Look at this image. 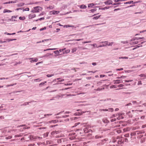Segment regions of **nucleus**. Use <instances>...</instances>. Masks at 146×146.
<instances>
[{
    "instance_id": "obj_9",
    "label": "nucleus",
    "mask_w": 146,
    "mask_h": 146,
    "mask_svg": "<svg viewBox=\"0 0 146 146\" xmlns=\"http://www.w3.org/2000/svg\"><path fill=\"white\" fill-rule=\"evenodd\" d=\"M12 12V11H10V10H7V9H5L3 10V13H7V12L10 13V12Z\"/></svg>"
},
{
    "instance_id": "obj_3",
    "label": "nucleus",
    "mask_w": 146,
    "mask_h": 146,
    "mask_svg": "<svg viewBox=\"0 0 146 146\" xmlns=\"http://www.w3.org/2000/svg\"><path fill=\"white\" fill-rule=\"evenodd\" d=\"M112 1L111 0H109L104 2V3L106 5H110L112 4Z\"/></svg>"
},
{
    "instance_id": "obj_54",
    "label": "nucleus",
    "mask_w": 146,
    "mask_h": 146,
    "mask_svg": "<svg viewBox=\"0 0 146 146\" xmlns=\"http://www.w3.org/2000/svg\"><path fill=\"white\" fill-rule=\"evenodd\" d=\"M41 80H40L39 78H38V79L34 80V81H37L38 82H40V81H41Z\"/></svg>"
},
{
    "instance_id": "obj_23",
    "label": "nucleus",
    "mask_w": 146,
    "mask_h": 146,
    "mask_svg": "<svg viewBox=\"0 0 146 146\" xmlns=\"http://www.w3.org/2000/svg\"><path fill=\"white\" fill-rule=\"evenodd\" d=\"M97 9H96L94 8L90 10V11L92 13H94V12L96 11Z\"/></svg>"
},
{
    "instance_id": "obj_35",
    "label": "nucleus",
    "mask_w": 146,
    "mask_h": 146,
    "mask_svg": "<svg viewBox=\"0 0 146 146\" xmlns=\"http://www.w3.org/2000/svg\"><path fill=\"white\" fill-rule=\"evenodd\" d=\"M16 83L15 84H11L10 85H7L6 86V87H9L10 86H13V85H16Z\"/></svg>"
},
{
    "instance_id": "obj_49",
    "label": "nucleus",
    "mask_w": 146,
    "mask_h": 146,
    "mask_svg": "<svg viewBox=\"0 0 146 146\" xmlns=\"http://www.w3.org/2000/svg\"><path fill=\"white\" fill-rule=\"evenodd\" d=\"M124 86V85L122 84H119L118 85V87H123Z\"/></svg>"
},
{
    "instance_id": "obj_32",
    "label": "nucleus",
    "mask_w": 146,
    "mask_h": 146,
    "mask_svg": "<svg viewBox=\"0 0 146 146\" xmlns=\"http://www.w3.org/2000/svg\"><path fill=\"white\" fill-rule=\"evenodd\" d=\"M128 58L126 57H119V59H127Z\"/></svg>"
},
{
    "instance_id": "obj_21",
    "label": "nucleus",
    "mask_w": 146,
    "mask_h": 146,
    "mask_svg": "<svg viewBox=\"0 0 146 146\" xmlns=\"http://www.w3.org/2000/svg\"><path fill=\"white\" fill-rule=\"evenodd\" d=\"M126 77V76H122L121 77H117L116 78L117 79H120V78H125Z\"/></svg>"
},
{
    "instance_id": "obj_8",
    "label": "nucleus",
    "mask_w": 146,
    "mask_h": 146,
    "mask_svg": "<svg viewBox=\"0 0 146 146\" xmlns=\"http://www.w3.org/2000/svg\"><path fill=\"white\" fill-rule=\"evenodd\" d=\"M97 5V4H94L93 3H91L88 4V7H93L95 5Z\"/></svg>"
},
{
    "instance_id": "obj_61",
    "label": "nucleus",
    "mask_w": 146,
    "mask_h": 146,
    "mask_svg": "<svg viewBox=\"0 0 146 146\" xmlns=\"http://www.w3.org/2000/svg\"><path fill=\"white\" fill-rule=\"evenodd\" d=\"M80 124V122H78V123H76L75 124V126H76L77 125H79V124Z\"/></svg>"
},
{
    "instance_id": "obj_12",
    "label": "nucleus",
    "mask_w": 146,
    "mask_h": 146,
    "mask_svg": "<svg viewBox=\"0 0 146 146\" xmlns=\"http://www.w3.org/2000/svg\"><path fill=\"white\" fill-rule=\"evenodd\" d=\"M38 61V59L36 58H35V59L32 60H31V62H36Z\"/></svg>"
},
{
    "instance_id": "obj_13",
    "label": "nucleus",
    "mask_w": 146,
    "mask_h": 146,
    "mask_svg": "<svg viewBox=\"0 0 146 146\" xmlns=\"http://www.w3.org/2000/svg\"><path fill=\"white\" fill-rule=\"evenodd\" d=\"M15 3H16V1H9V2L4 3V4H7Z\"/></svg>"
},
{
    "instance_id": "obj_37",
    "label": "nucleus",
    "mask_w": 146,
    "mask_h": 146,
    "mask_svg": "<svg viewBox=\"0 0 146 146\" xmlns=\"http://www.w3.org/2000/svg\"><path fill=\"white\" fill-rule=\"evenodd\" d=\"M46 83V81H44V82H41V83H40V84H39V86H41V85H43L44 84Z\"/></svg>"
},
{
    "instance_id": "obj_59",
    "label": "nucleus",
    "mask_w": 146,
    "mask_h": 146,
    "mask_svg": "<svg viewBox=\"0 0 146 146\" xmlns=\"http://www.w3.org/2000/svg\"><path fill=\"white\" fill-rule=\"evenodd\" d=\"M52 115L51 114H45L44 115V116L45 117H46L47 116H48V115Z\"/></svg>"
},
{
    "instance_id": "obj_62",
    "label": "nucleus",
    "mask_w": 146,
    "mask_h": 146,
    "mask_svg": "<svg viewBox=\"0 0 146 146\" xmlns=\"http://www.w3.org/2000/svg\"><path fill=\"white\" fill-rule=\"evenodd\" d=\"M44 17H42V18H41L40 19H39V20H40V21H41L42 20H44Z\"/></svg>"
},
{
    "instance_id": "obj_47",
    "label": "nucleus",
    "mask_w": 146,
    "mask_h": 146,
    "mask_svg": "<svg viewBox=\"0 0 146 146\" xmlns=\"http://www.w3.org/2000/svg\"><path fill=\"white\" fill-rule=\"evenodd\" d=\"M132 81H133V80H125V82H131Z\"/></svg>"
},
{
    "instance_id": "obj_55",
    "label": "nucleus",
    "mask_w": 146,
    "mask_h": 146,
    "mask_svg": "<svg viewBox=\"0 0 146 146\" xmlns=\"http://www.w3.org/2000/svg\"><path fill=\"white\" fill-rule=\"evenodd\" d=\"M121 43L125 44L127 43H128V42L127 41L122 42Z\"/></svg>"
},
{
    "instance_id": "obj_20",
    "label": "nucleus",
    "mask_w": 146,
    "mask_h": 146,
    "mask_svg": "<svg viewBox=\"0 0 146 146\" xmlns=\"http://www.w3.org/2000/svg\"><path fill=\"white\" fill-rule=\"evenodd\" d=\"M86 94V93L85 92H83V93H80L78 94V95H81V96H82L84 97L85 96V95Z\"/></svg>"
},
{
    "instance_id": "obj_10",
    "label": "nucleus",
    "mask_w": 146,
    "mask_h": 146,
    "mask_svg": "<svg viewBox=\"0 0 146 146\" xmlns=\"http://www.w3.org/2000/svg\"><path fill=\"white\" fill-rule=\"evenodd\" d=\"M143 37L135 38H134L133 39L131 40V41H133V40H139V39H143Z\"/></svg>"
},
{
    "instance_id": "obj_15",
    "label": "nucleus",
    "mask_w": 146,
    "mask_h": 146,
    "mask_svg": "<svg viewBox=\"0 0 146 146\" xmlns=\"http://www.w3.org/2000/svg\"><path fill=\"white\" fill-rule=\"evenodd\" d=\"M105 110L106 111H109L111 112H112L113 110V109L111 108H109L108 109H105Z\"/></svg>"
},
{
    "instance_id": "obj_52",
    "label": "nucleus",
    "mask_w": 146,
    "mask_h": 146,
    "mask_svg": "<svg viewBox=\"0 0 146 146\" xmlns=\"http://www.w3.org/2000/svg\"><path fill=\"white\" fill-rule=\"evenodd\" d=\"M137 84L138 85H141L142 83H141V81H139Z\"/></svg>"
},
{
    "instance_id": "obj_14",
    "label": "nucleus",
    "mask_w": 146,
    "mask_h": 146,
    "mask_svg": "<svg viewBox=\"0 0 146 146\" xmlns=\"http://www.w3.org/2000/svg\"><path fill=\"white\" fill-rule=\"evenodd\" d=\"M55 54H56L57 56H58L59 54V52L58 50H57L54 52Z\"/></svg>"
},
{
    "instance_id": "obj_45",
    "label": "nucleus",
    "mask_w": 146,
    "mask_h": 146,
    "mask_svg": "<svg viewBox=\"0 0 146 146\" xmlns=\"http://www.w3.org/2000/svg\"><path fill=\"white\" fill-rule=\"evenodd\" d=\"M57 122V121L56 120H54L51 121H50V123H56Z\"/></svg>"
},
{
    "instance_id": "obj_36",
    "label": "nucleus",
    "mask_w": 146,
    "mask_h": 146,
    "mask_svg": "<svg viewBox=\"0 0 146 146\" xmlns=\"http://www.w3.org/2000/svg\"><path fill=\"white\" fill-rule=\"evenodd\" d=\"M56 49V48H48L46 50H55Z\"/></svg>"
},
{
    "instance_id": "obj_60",
    "label": "nucleus",
    "mask_w": 146,
    "mask_h": 146,
    "mask_svg": "<svg viewBox=\"0 0 146 146\" xmlns=\"http://www.w3.org/2000/svg\"><path fill=\"white\" fill-rule=\"evenodd\" d=\"M105 75H100V77L101 78L104 77L105 76Z\"/></svg>"
},
{
    "instance_id": "obj_2",
    "label": "nucleus",
    "mask_w": 146,
    "mask_h": 146,
    "mask_svg": "<svg viewBox=\"0 0 146 146\" xmlns=\"http://www.w3.org/2000/svg\"><path fill=\"white\" fill-rule=\"evenodd\" d=\"M36 16V15L35 14L32 13L29 15L28 17L29 19H31L35 17Z\"/></svg>"
},
{
    "instance_id": "obj_40",
    "label": "nucleus",
    "mask_w": 146,
    "mask_h": 146,
    "mask_svg": "<svg viewBox=\"0 0 146 146\" xmlns=\"http://www.w3.org/2000/svg\"><path fill=\"white\" fill-rule=\"evenodd\" d=\"M51 40V39H45V40H43L41 42H44L45 41H48V40Z\"/></svg>"
},
{
    "instance_id": "obj_30",
    "label": "nucleus",
    "mask_w": 146,
    "mask_h": 146,
    "mask_svg": "<svg viewBox=\"0 0 146 146\" xmlns=\"http://www.w3.org/2000/svg\"><path fill=\"white\" fill-rule=\"evenodd\" d=\"M101 43H105L106 45H108V44H109V42L108 41L101 42Z\"/></svg>"
},
{
    "instance_id": "obj_56",
    "label": "nucleus",
    "mask_w": 146,
    "mask_h": 146,
    "mask_svg": "<svg viewBox=\"0 0 146 146\" xmlns=\"http://www.w3.org/2000/svg\"><path fill=\"white\" fill-rule=\"evenodd\" d=\"M116 120V119H115V118L111 120V122H113V121H115Z\"/></svg>"
},
{
    "instance_id": "obj_4",
    "label": "nucleus",
    "mask_w": 146,
    "mask_h": 146,
    "mask_svg": "<svg viewBox=\"0 0 146 146\" xmlns=\"http://www.w3.org/2000/svg\"><path fill=\"white\" fill-rule=\"evenodd\" d=\"M121 80H114L113 82H114V84H119L121 82Z\"/></svg>"
},
{
    "instance_id": "obj_25",
    "label": "nucleus",
    "mask_w": 146,
    "mask_h": 146,
    "mask_svg": "<svg viewBox=\"0 0 146 146\" xmlns=\"http://www.w3.org/2000/svg\"><path fill=\"white\" fill-rule=\"evenodd\" d=\"M100 16H101V15H100L99 16H98L95 17L93 18V19H96V20L97 19L100 17Z\"/></svg>"
},
{
    "instance_id": "obj_17",
    "label": "nucleus",
    "mask_w": 146,
    "mask_h": 146,
    "mask_svg": "<svg viewBox=\"0 0 146 146\" xmlns=\"http://www.w3.org/2000/svg\"><path fill=\"white\" fill-rule=\"evenodd\" d=\"M70 52V50L69 49H68L65 50L64 52H63V54H67L69 53Z\"/></svg>"
},
{
    "instance_id": "obj_44",
    "label": "nucleus",
    "mask_w": 146,
    "mask_h": 146,
    "mask_svg": "<svg viewBox=\"0 0 146 146\" xmlns=\"http://www.w3.org/2000/svg\"><path fill=\"white\" fill-rule=\"evenodd\" d=\"M9 20L12 21H16V20L15 19H14V18H13L12 17H11V19H10Z\"/></svg>"
},
{
    "instance_id": "obj_31",
    "label": "nucleus",
    "mask_w": 146,
    "mask_h": 146,
    "mask_svg": "<svg viewBox=\"0 0 146 146\" xmlns=\"http://www.w3.org/2000/svg\"><path fill=\"white\" fill-rule=\"evenodd\" d=\"M141 77H145L146 76V75H145L144 74H141L139 76Z\"/></svg>"
},
{
    "instance_id": "obj_5",
    "label": "nucleus",
    "mask_w": 146,
    "mask_h": 146,
    "mask_svg": "<svg viewBox=\"0 0 146 146\" xmlns=\"http://www.w3.org/2000/svg\"><path fill=\"white\" fill-rule=\"evenodd\" d=\"M130 44L132 45H135L138 43V41H131V40Z\"/></svg>"
},
{
    "instance_id": "obj_42",
    "label": "nucleus",
    "mask_w": 146,
    "mask_h": 146,
    "mask_svg": "<svg viewBox=\"0 0 146 146\" xmlns=\"http://www.w3.org/2000/svg\"><path fill=\"white\" fill-rule=\"evenodd\" d=\"M16 40V39H9L7 40L8 42H9L10 41H11L14 40Z\"/></svg>"
},
{
    "instance_id": "obj_38",
    "label": "nucleus",
    "mask_w": 146,
    "mask_h": 146,
    "mask_svg": "<svg viewBox=\"0 0 146 146\" xmlns=\"http://www.w3.org/2000/svg\"><path fill=\"white\" fill-rule=\"evenodd\" d=\"M91 42V41H88L83 42H82V43L83 44H85V43H90Z\"/></svg>"
},
{
    "instance_id": "obj_19",
    "label": "nucleus",
    "mask_w": 146,
    "mask_h": 146,
    "mask_svg": "<svg viewBox=\"0 0 146 146\" xmlns=\"http://www.w3.org/2000/svg\"><path fill=\"white\" fill-rule=\"evenodd\" d=\"M77 50V48L76 47H75L73 48L72 50V53H74L76 52Z\"/></svg>"
},
{
    "instance_id": "obj_7",
    "label": "nucleus",
    "mask_w": 146,
    "mask_h": 146,
    "mask_svg": "<svg viewBox=\"0 0 146 146\" xmlns=\"http://www.w3.org/2000/svg\"><path fill=\"white\" fill-rule=\"evenodd\" d=\"M80 8V9H86V6L84 5H82L80 6H79Z\"/></svg>"
},
{
    "instance_id": "obj_27",
    "label": "nucleus",
    "mask_w": 146,
    "mask_h": 146,
    "mask_svg": "<svg viewBox=\"0 0 146 146\" xmlns=\"http://www.w3.org/2000/svg\"><path fill=\"white\" fill-rule=\"evenodd\" d=\"M37 138H38L39 139H41V137H36V136H33L32 137V139H36Z\"/></svg>"
},
{
    "instance_id": "obj_34",
    "label": "nucleus",
    "mask_w": 146,
    "mask_h": 146,
    "mask_svg": "<svg viewBox=\"0 0 146 146\" xmlns=\"http://www.w3.org/2000/svg\"><path fill=\"white\" fill-rule=\"evenodd\" d=\"M133 1H130L126 2V3H124L125 4H131L132 3H133Z\"/></svg>"
},
{
    "instance_id": "obj_6",
    "label": "nucleus",
    "mask_w": 146,
    "mask_h": 146,
    "mask_svg": "<svg viewBox=\"0 0 146 146\" xmlns=\"http://www.w3.org/2000/svg\"><path fill=\"white\" fill-rule=\"evenodd\" d=\"M51 12H52V14H53V15H56V14H58L60 12L59 11H51L50 13H51Z\"/></svg>"
},
{
    "instance_id": "obj_18",
    "label": "nucleus",
    "mask_w": 146,
    "mask_h": 146,
    "mask_svg": "<svg viewBox=\"0 0 146 146\" xmlns=\"http://www.w3.org/2000/svg\"><path fill=\"white\" fill-rule=\"evenodd\" d=\"M88 127H86L84 129V131L85 133H87L88 132Z\"/></svg>"
},
{
    "instance_id": "obj_64",
    "label": "nucleus",
    "mask_w": 146,
    "mask_h": 146,
    "mask_svg": "<svg viewBox=\"0 0 146 146\" xmlns=\"http://www.w3.org/2000/svg\"><path fill=\"white\" fill-rule=\"evenodd\" d=\"M145 127H146V124L145 125H143L142 126V128H144Z\"/></svg>"
},
{
    "instance_id": "obj_22",
    "label": "nucleus",
    "mask_w": 146,
    "mask_h": 146,
    "mask_svg": "<svg viewBox=\"0 0 146 146\" xmlns=\"http://www.w3.org/2000/svg\"><path fill=\"white\" fill-rule=\"evenodd\" d=\"M19 19L20 20H23L25 19V17H19Z\"/></svg>"
},
{
    "instance_id": "obj_43",
    "label": "nucleus",
    "mask_w": 146,
    "mask_h": 146,
    "mask_svg": "<svg viewBox=\"0 0 146 146\" xmlns=\"http://www.w3.org/2000/svg\"><path fill=\"white\" fill-rule=\"evenodd\" d=\"M113 43V42H109V44H108V46H112Z\"/></svg>"
},
{
    "instance_id": "obj_26",
    "label": "nucleus",
    "mask_w": 146,
    "mask_h": 146,
    "mask_svg": "<svg viewBox=\"0 0 146 146\" xmlns=\"http://www.w3.org/2000/svg\"><path fill=\"white\" fill-rule=\"evenodd\" d=\"M24 4L23 3H20L18 4L17 6L18 7H22L24 5Z\"/></svg>"
},
{
    "instance_id": "obj_46",
    "label": "nucleus",
    "mask_w": 146,
    "mask_h": 146,
    "mask_svg": "<svg viewBox=\"0 0 146 146\" xmlns=\"http://www.w3.org/2000/svg\"><path fill=\"white\" fill-rule=\"evenodd\" d=\"M46 29V27H44L43 28H41V29H40V31H42V30H45Z\"/></svg>"
},
{
    "instance_id": "obj_58",
    "label": "nucleus",
    "mask_w": 146,
    "mask_h": 146,
    "mask_svg": "<svg viewBox=\"0 0 146 146\" xmlns=\"http://www.w3.org/2000/svg\"><path fill=\"white\" fill-rule=\"evenodd\" d=\"M42 63V62H38L36 63V65H37L38 64H39L41 63Z\"/></svg>"
},
{
    "instance_id": "obj_41",
    "label": "nucleus",
    "mask_w": 146,
    "mask_h": 146,
    "mask_svg": "<svg viewBox=\"0 0 146 146\" xmlns=\"http://www.w3.org/2000/svg\"><path fill=\"white\" fill-rule=\"evenodd\" d=\"M21 62H16V63H15L14 64V65L15 66V65H17V64H21Z\"/></svg>"
},
{
    "instance_id": "obj_24",
    "label": "nucleus",
    "mask_w": 146,
    "mask_h": 146,
    "mask_svg": "<svg viewBox=\"0 0 146 146\" xmlns=\"http://www.w3.org/2000/svg\"><path fill=\"white\" fill-rule=\"evenodd\" d=\"M109 7H106L102 8H100L99 9H102V10H105L106 9H108L109 8Z\"/></svg>"
},
{
    "instance_id": "obj_63",
    "label": "nucleus",
    "mask_w": 146,
    "mask_h": 146,
    "mask_svg": "<svg viewBox=\"0 0 146 146\" xmlns=\"http://www.w3.org/2000/svg\"><path fill=\"white\" fill-rule=\"evenodd\" d=\"M4 119V117L3 116H0V119Z\"/></svg>"
},
{
    "instance_id": "obj_16",
    "label": "nucleus",
    "mask_w": 146,
    "mask_h": 146,
    "mask_svg": "<svg viewBox=\"0 0 146 146\" xmlns=\"http://www.w3.org/2000/svg\"><path fill=\"white\" fill-rule=\"evenodd\" d=\"M64 27H66L67 28L68 27H74V26L72 25H65L63 26Z\"/></svg>"
},
{
    "instance_id": "obj_48",
    "label": "nucleus",
    "mask_w": 146,
    "mask_h": 146,
    "mask_svg": "<svg viewBox=\"0 0 146 146\" xmlns=\"http://www.w3.org/2000/svg\"><path fill=\"white\" fill-rule=\"evenodd\" d=\"M143 13V12L142 11H140L138 12H135V14H141Z\"/></svg>"
},
{
    "instance_id": "obj_53",
    "label": "nucleus",
    "mask_w": 146,
    "mask_h": 146,
    "mask_svg": "<svg viewBox=\"0 0 146 146\" xmlns=\"http://www.w3.org/2000/svg\"><path fill=\"white\" fill-rule=\"evenodd\" d=\"M77 118V117H74L71 118H70V119H71V120H73L76 119Z\"/></svg>"
},
{
    "instance_id": "obj_11",
    "label": "nucleus",
    "mask_w": 146,
    "mask_h": 146,
    "mask_svg": "<svg viewBox=\"0 0 146 146\" xmlns=\"http://www.w3.org/2000/svg\"><path fill=\"white\" fill-rule=\"evenodd\" d=\"M103 121L104 123H108L109 122V121L106 118H104L103 120Z\"/></svg>"
},
{
    "instance_id": "obj_50",
    "label": "nucleus",
    "mask_w": 146,
    "mask_h": 146,
    "mask_svg": "<svg viewBox=\"0 0 146 146\" xmlns=\"http://www.w3.org/2000/svg\"><path fill=\"white\" fill-rule=\"evenodd\" d=\"M110 88H116V87L114 85H112V86H110Z\"/></svg>"
},
{
    "instance_id": "obj_29",
    "label": "nucleus",
    "mask_w": 146,
    "mask_h": 146,
    "mask_svg": "<svg viewBox=\"0 0 146 146\" xmlns=\"http://www.w3.org/2000/svg\"><path fill=\"white\" fill-rule=\"evenodd\" d=\"M54 74H47L46 75V76L48 77H50L52 76H54Z\"/></svg>"
},
{
    "instance_id": "obj_1",
    "label": "nucleus",
    "mask_w": 146,
    "mask_h": 146,
    "mask_svg": "<svg viewBox=\"0 0 146 146\" xmlns=\"http://www.w3.org/2000/svg\"><path fill=\"white\" fill-rule=\"evenodd\" d=\"M42 9V8L40 6L35 7L32 10L31 12L33 13H38L39 12V10H41Z\"/></svg>"
},
{
    "instance_id": "obj_57",
    "label": "nucleus",
    "mask_w": 146,
    "mask_h": 146,
    "mask_svg": "<svg viewBox=\"0 0 146 146\" xmlns=\"http://www.w3.org/2000/svg\"><path fill=\"white\" fill-rule=\"evenodd\" d=\"M15 33H8L7 34V35H15Z\"/></svg>"
},
{
    "instance_id": "obj_33",
    "label": "nucleus",
    "mask_w": 146,
    "mask_h": 146,
    "mask_svg": "<svg viewBox=\"0 0 146 146\" xmlns=\"http://www.w3.org/2000/svg\"><path fill=\"white\" fill-rule=\"evenodd\" d=\"M48 133H46L44 134V135H44V137H47L48 136Z\"/></svg>"
},
{
    "instance_id": "obj_28",
    "label": "nucleus",
    "mask_w": 146,
    "mask_h": 146,
    "mask_svg": "<svg viewBox=\"0 0 146 146\" xmlns=\"http://www.w3.org/2000/svg\"><path fill=\"white\" fill-rule=\"evenodd\" d=\"M90 45L91 46H93V47H97V48L99 47L97 46L96 44H91Z\"/></svg>"
},
{
    "instance_id": "obj_51",
    "label": "nucleus",
    "mask_w": 146,
    "mask_h": 146,
    "mask_svg": "<svg viewBox=\"0 0 146 146\" xmlns=\"http://www.w3.org/2000/svg\"><path fill=\"white\" fill-rule=\"evenodd\" d=\"M123 70V68H120V69H116V70L117 71H121V70Z\"/></svg>"
},
{
    "instance_id": "obj_39",
    "label": "nucleus",
    "mask_w": 146,
    "mask_h": 146,
    "mask_svg": "<svg viewBox=\"0 0 146 146\" xmlns=\"http://www.w3.org/2000/svg\"><path fill=\"white\" fill-rule=\"evenodd\" d=\"M142 2V1H135V2H133V4H135V3H141Z\"/></svg>"
}]
</instances>
